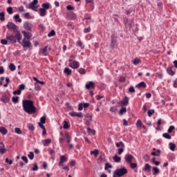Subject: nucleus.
I'll return each instance as SVG.
<instances>
[{
  "instance_id": "338daca9",
  "label": "nucleus",
  "mask_w": 177,
  "mask_h": 177,
  "mask_svg": "<svg viewBox=\"0 0 177 177\" xmlns=\"http://www.w3.org/2000/svg\"><path fill=\"white\" fill-rule=\"evenodd\" d=\"M120 82H125V77L122 76L119 78Z\"/></svg>"
},
{
  "instance_id": "49530a36",
  "label": "nucleus",
  "mask_w": 177,
  "mask_h": 177,
  "mask_svg": "<svg viewBox=\"0 0 177 177\" xmlns=\"http://www.w3.org/2000/svg\"><path fill=\"white\" fill-rule=\"evenodd\" d=\"M124 142L121 141L116 143V147H124Z\"/></svg>"
},
{
  "instance_id": "6e6d98bb",
  "label": "nucleus",
  "mask_w": 177,
  "mask_h": 177,
  "mask_svg": "<svg viewBox=\"0 0 177 177\" xmlns=\"http://www.w3.org/2000/svg\"><path fill=\"white\" fill-rule=\"evenodd\" d=\"M1 44H2V45H8V39H2L1 40Z\"/></svg>"
},
{
  "instance_id": "f257e3e1",
  "label": "nucleus",
  "mask_w": 177,
  "mask_h": 177,
  "mask_svg": "<svg viewBox=\"0 0 177 177\" xmlns=\"http://www.w3.org/2000/svg\"><path fill=\"white\" fill-rule=\"evenodd\" d=\"M23 109L27 114H34L37 111V108L34 106V102L32 100H24L22 102Z\"/></svg>"
},
{
  "instance_id": "a211bd4d",
  "label": "nucleus",
  "mask_w": 177,
  "mask_h": 177,
  "mask_svg": "<svg viewBox=\"0 0 177 177\" xmlns=\"http://www.w3.org/2000/svg\"><path fill=\"white\" fill-rule=\"evenodd\" d=\"M111 46L112 48L117 46V38H114V36L111 37Z\"/></svg>"
},
{
  "instance_id": "aec40b11",
  "label": "nucleus",
  "mask_w": 177,
  "mask_h": 177,
  "mask_svg": "<svg viewBox=\"0 0 177 177\" xmlns=\"http://www.w3.org/2000/svg\"><path fill=\"white\" fill-rule=\"evenodd\" d=\"M85 117H86V125H88L89 122H91V121H92V116H91V115H89V114H86L85 115Z\"/></svg>"
},
{
  "instance_id": "dca6fc26",
  "label": "nucleus",
  "mask_w": 177,
  "mask_h": 177,
  "mask_svg": "<svg viewBox=\"0 0 177 177\" xmlns=\"http://www.w3.org/2000/svg\"><path fill=\"white\" fill-rule=\"evenodd\" d=\"M22 34H24V39H27V40L31 39V35H30L31 33L27 32L23 30Z\"/></svg>"
},
{
  "instance_id": "9d476101",
  "label": "nucleus",
  "mask_w": 177,
  "mask_h": 177,
  "mask_svg": "<svg viewBox=\"0 0 177 177\" xmlns=\"http://www.w3.org/2000/svg\"><path fill=\"white\" fill-rule=\"evenodd\" d=\"M124 160L126 162H127V164H130L131 162H132V161H133V160H135V157H133V156L129 153L125 155Z\"/></svg>"
},
{
  "instance_id": "393cba45",
  "label": "nucleus",
  "mask_w": 177,
  "mask_h": 177,
  "mask_svg": "<svg viewBox=\"0 0 177 177\" xmlns=\"http://www.w3.org/2000/svg\"><path fill=\"white\" fill-rule=\"evenodd\" d=\"M68 17L70 20H75L77 19V15H75L74 13H70L68 15Z\"/></svg>"
},
{
  "instance_id": "7c9ffc66",
  "label": "nucleus",
  "mask_w": 177,
  "mask_h": 177,
  "mask_svg": "<svg viewBox=\"0 0 177 177\" xmlns=\"http://www.w3.org/2000/svg\"><path fill=\"white\" fill-rule=\"evenodd\" d=\"M152 169L153 171V175H158V174H160V169L156 167H153Z\"/></svg>"
},
{
  "instance_id": "bb28decb",
  "label": "nucleus",
  "mask_w": 177,
  "mask_h": 177,
  "mask_svg": "<svg viewBox=\"0 0 177 177\" xmlns=\"http://www.w3.org/2000/svg\"><path fill=\"white\" fill-rule=\"evenodd\" d=\"M14 19L15 21H18V23H21L22 21L21 19L20 18V15H19L18 14L14 16Z\"/></svg>"
},
{
  "instance_id": "5fc2aeb1",
  "label": "nucleus",
  "mask_w": 177,
  "mask_h": 177,
  "mask_svg": "<svg viewBox=\"0 0 177 177\" xmlns=\"http://www.w3.org/2000/svg\"><path fill=\"white\" fill-rule=\"evenodd\" d=\"M6 84H3L4 88H6V86H8V85L9 84V82H10V80L8 77H6Z\"/></svg>"
},
{
  "instance_id": "09e8293b",
  "label": "nucleus",
  "mask_w": 177,
  "mask_h": 177,
  "mask_svg": "<svg viewBox=\"0 0 177 177\" xmlns=\"http://www.w3.org/2000/svg\"><path fill=\"white\" fill-rule=\"evenodd\" d=\"M28 157L30 158V160H34V152L30 151L28 155Z\"/></svg>"
},
{
  "instance_id": "2eb2a0df",
  "label": "nucleus",
  "mask_w": 177,
  "mask_h": 177,
  "mask_svg": "<svg viewBox=\"0 0 177 177\" xmlns=\"http://www.w3.org/2000/svg\"><path fill=\"white\" fill-rule=\"evenodd\" d=\"M69 115H71V117H77L78 118H82V117H84L82 115V113H77V112L69 113Z\"/></svg>"
},
{
  "instance_id": "bf43d9fd",
  "label": "nucleus",
  "mask_w": 177,
  "mask_h": 177,
  "mask_svg": "<svg viewBox=\"0 0 177 177\" xmlns=\"http://www.w3.org/2000/svg\"><path fill=\"white\" fill-rule=\"evenodd\" d=\"M154 113V110L153 109H149L148 111V115L149 117H151V115H153V113Z\"/></svg>"
},
{
  "instance_id": "9b49d317",
  "label": "nucleus",
  "mask_w": 177,
  "mask_h": 177,
  "mask_svg": "<svg viewBox=\"0 0 177 177\" xmlns=\"http://www.w3.org/2000/svg\"><path fill=\"white\" fill-rule=\"evenodd\" d=\"M129 103V98H128V97H125L122 101H120L118 102V105L122 107L123 106H128Z\"/></svg>"
},
{
  "instance_id": "39448f33",
  "label": "nucleus",
  "mask_w": 177,
  "mask_h": 177,
  "mask_svg": "<svg viewBox=\"0 0 177 177\" xmlns=\"http://www.w3.org/2000/svg\"><path fill=\"white\" fill-rule=\"evenodd\" d=\"M38 0H33L32 2L29 3L28 9H31V10H34V12H38Z\"/></svg>"
},
{
  "instance_id": "423d86ee",
  "label": "nucleus",
  "mask_w": 177,
  "mask_h": 177,
  "mask_svg": "<svg viewBox=\"0 0 177 177\" xmlns=\"http://www.w3.org/2000/svg\"><path fill=\"white\" fill-rule=\"evenodd\" d=\"M19 44H21L24 49H28V48H30L32 45L31 41H30V40H27L26 39H23L22 41L20 40Z\"/></svg>"
},
{
  "instance_id": "3c124183",
  "label": "nucleus",
  "mask_w": 177,
  "mask_h": 177,
  "mask_svg": "<svg viewBox=\"0 0 177 177\" xmlns=\"http://www.w3.org/2000/svg\"><path fill=\"white\" fill-rule=\"evenodd\" d=\"M45 122H46V118L43 116L40 118V123L45 124Z\"/></svg>"
},
{
  "instance_id": "ddd939ff",
  "label": "nucleus",
  "mask_w": 177,
  "mask_h": 177,
  "mask_svg": "<svg viewBox=\"0 0 177 177\" xmlns=\"http://www.w3.org/2000/svg\"><path fill=\"white\" fill-rule=\"evenodd\" d=\"M95 88H96V83H95L94 82H88L86 84V89H95Z\"/></svg>"
},
{
  "instance_id": "8fccbe9b",
  "label": "nucleus",
  "mask_w": 177,
  "mask_h": 177,
  "mask_svg": "<svg viewBox=\"0 0 177 177\" xmlns=\"http://www.w3.org/2000/svg\"><path fill=\"white\" fill-rule=\"evenodd\" d=\"M15 133H17L18 135H21V129H20V128L16 127L15 129Z\"/></svg>"
},
{
  "instance_id": "f03ea898",
  "label": "nucleus",
  "mask_w": 177,
  "mask_h": 177,
  "mask_svg": "<svg viewBox=\"0 0 177 177\" xmlns=\"http://www.w3.org/2000/svg\"><path fill=\"white\" fill-rule=\"evenodd\" d=\"M7 28H8L9 30H12L13 32L16 34L18 42H20V41H21V33L20 32V31H19V27L16 26V24H13L12 22H9L7 25Z\"/></svg>"
},
{
  "instance_id": "c9c22d12",
  "label": "nucleus",
  "mask_w": 177,
  "mask_h": 177,
  "mask_svg": "<svg viewBox=\"0 0 177 177\" xmlns=\"http://www.w3.org/2000/svg\"><path fill=\"white\" fill-rule=\"evenodd\" d=\"M9 68L10 70V71H15V70H16V66H15L14 64H10L9 65Z\"/></svg>"
},
{
  "instance_id": "a878e982",
  "label": "nucleus",
  "mask_w": 177,
  "mask_h": 177,
  "mask_svg": "<svg viewBox=\"0 0 177 177\" xmlns=\"http://www.w3.org/2000/svg\"><path fill=\"white\" fill-rule=\"evenodd\" d=\"M5 151H6V149H5V145L1 142L0 143V153H1V154H3V153H5Z\"/></svg>"
},
{
  "instance_id": "7ed1b4c3",
  "label": "nucleus",
  "mask_w": 177,
  "mask_h": 177,
  "mask_svg": "<svg viewBox=\"0 0 177 177\" xmlns=\"http://www.w3.org/2000/svg\"><path fill=\"white\" fill-rule=\"evenodd\" d=\"M59 135L61 136L59 139V143H63L65 139H66L67 143H70V142H71V137L70 136V133H68V132H65L64 133L63 132H60Z\"/></svg>"
},
{
  "instance_id": "473e14b6",
  "label": "nucleus",
  "mask_w": 177,
  "mask_h": 177,
  "mask_svg": "<svg viewBox=\"0 0 177 177\" xmlns=\"http://www.w3.org/2000/svg\"><path fill=\"white\" fill-rule=\"evenodd\" d=\"M160 153L161 151H160V149H158L156 152H151V156H156V157H159Z\"/></svg>"
},
{
  "instance_id": "13d9d810",
  "label": "nucleus",
  "mask_w": 177,
  "mask_h": 177,
  "mask_svg": "<svg viewBox=\"0 0 177 177\" xmlns=\"http://www.w3.org/2000/svg\"><path fill=\"white\" fill-rule=\"evenodd\" d=\"M109 168H113V166L111 165H109V163H106L104 169L107 170V169H109Z\"/></svg>"
},
{
  "instance_id": "58836bf2",
  "label": "nucleus",
  "mask_w": 177,
  "mask_h": 177,
  "mask_svg": "<svg viewBox=\"0 0 177 177\" xmlns=\"http://www.w3.org/2000/svg\"><path fill=\"white\" fill-rule=\"evenodd\" d=\"M7 12L8 13V15H13V8L12 7L7 8Z\"/></svg>"
},
{
  "instance_id": "72a5a7b5",
  "label": "nucleus",
  "mask_w": 177,
  "mask_h": 177,
  "mask_svg": "<svg viewBox=\"0 0 177 177\" xmlns=\"http://www.w3.org/2000/svg\"><path fill=\"white\" fill-rule=\"evenodd\" d=\"M1 102H3V103H8V102H9V97L3 96L1 97Z\"/></svg>"
},
{
  "instance_id": "c03bdc74",
  "label": "nucleus",
  "mask_w": 177,
  "mask_h": 177,
  "mask_svg": "<svg viewBox=\"0 0 177 177\" xmlns=\"http://www.w3.org/2000/svg\"><path fill=\"white\" fill-rule=\"evenodd\" d=\"M63 128L64 129H68V128H70V126H68V123L67 122V121L64 120V126Z\"/></svg>"
},
{
  "instance_id": "de8ad7c7",
  "label": "nucleus",
  "mask_w": 177,
  "mask_h": 177,
  "mask_svg": "<svg viewBox=\"0 0 177 177\" xmlns=\"http://www.w3.org/2000/svg\"><path fill=\"white\" fill-rule=\"evenodd\" d=\"M139 63H140V59L136 58L133 61V64L135 66H138V64H139Z\"/></svg>"
},
{
  "instance_id": "a18cd8bd",
  "label": "nucleus",
  "mask_w": 177,
  "mask_h": 177,
  "mask_svg": "<svg viewBox=\"0 0 177 177\" xmlns=\"http://www.w3.org/2000/svg\"><path fill=\"white\" fill-rule=\"evenodd\" d=\"M125 113H127V108L126 107H122L120 110V114L122 115Z\"/></svg>"
},
{
  "instance_id": "774afa93",
  "label": "nucleus",
  "mask_w": 177,
  "mask_h": 177,
  "mask_svg": "<svg viewBox=\"0 0 177 177\" xmlns=\"http://www.w3.org/2000/svg\"><path fill=\"white\" fill-rule=\"evenodd\" d=\"M174 88H177V79L174 81Z\"/></svg>"
},
{
  "instance_id": "69168bd1",
  "label": "nucleus",
  "mask_w": 177,
  "mask_h": 177,
  "mask_svg": "<svg viewBox=\"0 0 177 177\" xmlns=\"http://www.w3.org/2000/svg\"><path fill=\"white\" fill-rule=\"evenodd\" d=\"M17 10H19V12H24V6H21L17 8Z\"/></svg>"
},
{
  "instance_id": "2f4dec72",
  "label": "nucleus",
  "mask_w": 177,
  "mask_h": 177,
  "mask_svg": "<svg viewBox=\"0 0 177 177\" xmlns=\"http://www.w3.org/2000/svg\"><path fill=\"white\" fill-rule=\"evenodd\" d=\"M151 166L148 163L145 164L144 167V171H151Z\"/></svg>"
},
{
  "instance_id": "680f3d73",
  "label": "nucleus",
  "mask_w": 177,
  "mask_h": 177,
  "mask_svg": "<svg viewBox=\"0 0 177 177\" xmlns=\"http://www.w3.org/2000/svg\"><path fill=\"white\" fill-rule=\"evenodd\" d=\"M32 171H38V165H37V163L34 164V167L32 168Z\"/></svg>"
},
{
  "instance_id": "37998d69",
  "label": "nucleus",
  "mask_w": 177,
  "mask_h": 177,
  "mask_svg": "<svg viewBox=\"0 0 177 177\" xmlns=\"http://www.w3.org/2000/svg\"><path fill=\"white\" fill-rule=\"evenodd\" d=\"M1 21H5V12H0Z\"/></svg>"
},
{
  "instance_id": "412c9836",
  "label": "nucleus",
  "mask_w": 177,
  "mask_h": 177,
  "mask_svg": "<svg viewBox=\"0 0 177 177\" xmlns=\"http://www.w3.org/2000/svg\"><path fill=\"white\" fill-rule=\"evenodd\" d=\"M39 15L41 16V17H45V16H46V10H44L43 8H39Z\"/></svg>"
},
{
  "instance_id": "b1692460",
  "label": "nucleus",
  "mask_w": 177,
  "mask_h": 177,
  "mask_svg": "<svg viewBox=\"0 0 177 177\" xmlns=\"http://www.w3.org/2000/svg\"><path fill=\"white\" fill-rule=\"evenodd\" d=\"M0 133H2V135H6V133H8V129L3 127H0Z\"/></svg>"
},
{
  "instance_id": "0eeeda50",
  "label": "nucleus",
  "mask_w": 177,
  "mask_h": 177,
  "mask_svg": "<svg viewBox=\"0 0 177 177\" xmlns=\"http://www.w3.org/2000/svg\"><path fill=\"white\" fill-rule=\"evenodd\" d=\"M6 39L7 41H9L11 44H16L17 42V36L13 35H6Z\"/></svg>"
},
{
  "instance_id": "f3484780",
  "label": "nucleus",
  "mask_w": 177,
  "mask_h": 177,
  "mask_svg": "<svg viewBox=\"0 0 177 177\" xmlns=\"http://www.w3.org/2000/svg\"><path fill=\"white\" fill-rule=\"evenodd\" d=\"M174 66L171 67H167V72L169 74V75H174L175 74V71L173 70Z\"/></svg>"
},
{
  "instance_id": "cd10ccee",
  "label": "nucleus",
  "mask_w": 177,
  "mask_h": 177,
  "mask_svg": "<svg viewBox=\"0 0 177 177\" xmlns=\"http://www.w3.org/2000/svg\"><path fill=\"white\" fill-rule=\"evenodd\" d=\"M113 161H115V162H120L121 161V157L118 155H115L113 156Z\"/></svg>"
},
{
  "instance_id": "e2e57ef3",
  "label": "nucleus",
  "mask_w": 177,
  "mask_h": 177,
  "mask_svg": "<svg viewBox=\"0 0 177 177\" xmlns=\"http://www.w3.org/2000/svg\"><path fill=\"white\" fill-rule=\"evenodd\" d=\"M13 95H21V90H17L15 91H13Z\"/></svg>"
},
{
  "instance_id": "4be33fe9",
  "label": "nucleus",
  "mask_w": 177,
  "mask_h": 177,
  "mask_svg": "<svg viewBox=\"0 0 177 177\" xmlns=\"http://www.w3.org/2000/svg\"><path fill=\"white\" fill-rule=\"evenodd\" d=\"M147 85L145 82H141L138 84L136 86V88H146Z\"/></svg>"
},
{
  "instance_id": "ea45409f",
  "label": "nucleus",
  "mask_w": 177,
  "mask_h": 177,
  "mask_svg": "<svg viewBox=\"0 0 177 177\" xmlns=\"http://www.w3.org/2000/svg\"><path fill=\"white\" fill-rule=\"evenodd\" d=\"M56 35V32H55L54 30H51L48 34V37H55Z\"/></svg>"
},
{
  "instance_id": "864d4df0",
  "label": "nucleus",
  "mask_w": 177,
  "mask_h": 177,
  "mask_svg": "<svg viewBox=\"0 0 177 177\" xmlns=\"http://www.w3.org/2000/svg\"><path fill=\"white\" fill-rule=\"evenodd\" d=\"M174 129H175V127L170 126L167 130L168 133H171V132H172V131H174Z\"/></svg>"
},
{
  "instance_id": "4468645a",
  "label": "nucleus",
  "mask_w": 177,
  "mask_h": 177,
  "mask_svg": "<svg viewBox=\"0 0 177 177\" xmlns=\"http://www.w3.org/2000/svg\"><path fill=\"white\" fill-rule=\"evenodd\" d=\"M66 161H67V157H66V156H64V155L61 156L58 165L59 167L63 165V163L66 162Z\"/></svg>"
},
{
  "instance_id": "79ce46f5",
  "label": "nucleus",
  "mask_w": 177,
  "mask_h": 177,
  "mask_svg": "<svg viewBox=\"0 0 177 177\" xmlns=\"http://www.w3.org/2000/svg\"><path fill=\"white\" fill-rule=\"evenodd\" d=\"M79 73H80V74L84 75V74H86V71H85V68H80L79 69Z\"/></svg>"
},
{
  "instance_id": "5701e85b",
  "label": "nucleus",
  "mask_w": 177,
  "mask_h": 177,
  "mask_svg": "<svg viewBox=\"0 0 177 177\" xmlns=\"http://www.w3.org/2000/svg\"><path fill=\"white\" fill-rule=\"evenodd\" d=\"M64 74H66V75H71L73 71L69 68H65L64 70Z\"/></svg>"
},
{
  "instance_id": "c756f323",
  "label": "nucleus",
  "mask_w": 177,
  "mask_h": 177,
  "mask_svg": "<svg viewBox=\"0 0 177 177\" xmlns=\"http://www.w3.org/2000/svg\"><path fill=\"white\" fill-rule=\"evenodd\" d=\"M52 142V140L50 139H46L44 140V146L46 147V146H49V145H50V143Z\"/></svg>"
},
{
  "instance_id": "a19ab883",
  "label": "nucleus",
  "mask_w": 177,
  "mask_h": 177,
  "mask_svg": "<svg viewBox=\"0 0 177 177\" xmlns=\"http://www.w3.org/2000/svg\"><path fill=\"white\" fill-rule=\"evenodd\" d=\"M129 164H130V168H131L132 169H135V168H138V164L133 163L132 162Z\"/></svg>"
},
{
  "instance_id": "6ab92c4d",
  "label": "nucleus",
  "mask_w": 177,
  "mask_h": 177,
  "mask_svg": "<svg viewBox=\"0 0 177 177\" xmlns=\"http://www.w3.org/2000/svg\"><path fill=\"white\" fill-rule=\"evenodd\" d=\"M41 9H44V10H48V9L50 8V3H43L41 5Z\"/></svg>"
},
{
  "instance_id": "4c0bfd02",
  "label": "nucleus",
  "mask_w": 177,
  "mask_h": 177,
  "mask_svg": "<svg viewBox=\"0 0 177 177\" xmlns=\"http://www.w3.org/2000/svg\"><path fill=\"white\" fill-rule=\"evenodd\" d=\"M91 155H93L95 156V157H97V155L99 154V151L97 149H95L94 151H91Z\"/></svg>"
},
{
  "instance_id": "603ef678",
  "label": "nucleus",
  "mask_w": 177,
  "mask_h": 177,
  "mask_svg": "<svg viewBox=\"0 0 177 177\" xmlns=\"http://www.w3.org/2000/svg\"><path fill=\"white\" fill-rule=\"evenodd\" d=\"M88 6H89V9L90 10H93V8H95V5H94V3H90L88 4Z\"/></svg>"
},
{
  "instance_id": "c85d7f7f",
  "label": "nucleus",
  "mask_w": 177,
  "mask_h": 177,
  "mask_svg": "<svg viewBox=\"0 0 177 177\" xmlns=\"http://www.w3.org/2000/svg\"><path fill=\"white\" fill-rule=\"evenodd\" d=\"M169 149H170V150H171V151H175V149L176 147V145H175V144L170 142L169 144Z\"/></svg>"
},
{
  "instance_id": "1a4fd4ad",
  "label": "nucleus",
  "mask_w": 177,
  "mask_h": 177,
  "mask_svg": "<svg viewBox=\"0 0 177 177\" xmlns=\"http://www.w3.org/2000/svg\"><path fill=\"white\" fill-rule=\"evenodd\" d=\"M39 55H42L43 56H48L49 51H48V46H45L44 48L40 49L39 52Z\"/></svg>"
},
{
  "instance_id": "4d7b16f0",
  "label": "nucleus",
  "mask_w": 177,
  "mask_h": 177,
  "mask_svg": "<svg viewBox=\"0 0 177 177\" xmlns=\"http://www.w3.org/2000/svg\"><path fill=\"white\" fill-rule=\"evenodd\" d=\"M28 127L30 131H34L35 129L34 125L32 124H29Z\"/></svg>"
},
{
  "instance_id": "e433bc0d",
  "label": "nucleus",
  "mask_w": 177,
  "mask_h": 177,
  "mask_svg": "<svg viewBox=\"0 0 177 177\" xmlns=\"http://www.w3.org/2000/svg\"><path fill=\"white\" fill-rule=\"evenodd\" d=\"M163 138H165V139H172V138L171 137V136L169 134H168V133H165L162 134Z\"/></svg>"
},
{
  "instance_id": "6e6552de",
  "label": "nucleus",
  "mask_w": 177,
  "mask_h": 177,
  "mask_svg": "<svg viewBox=\"0 0 177 177\" xmlns=\"http://www.w3.org/2000/svg\"><path fill=\"white\" fill-rule=\"evenodd\" d=\"M71 68H73V70H77V68H80V62L78 61H73L70 62L68 64Z\"/></svg>"
},
{
  "instance_id": "f704fd0d",
  "label": "nucleus",
  "mask_w": 177,
  "mask_h": 177,
  "mask_svg": "<svg viewBox=\"0 0 177 177\" xmlns=\"http://www.w3.org/2000/svg\"><path fill=\"white\" fill-rule=\"evenodd\" d=\"M142 125H143V123H142V120H138L137 121V122H136V127H137V128H142Z\"/></svg>"
},
{
  "instance_id": "0e129e2a",
  "label": "nucleus",
  "mask_w": 177,
  "mask_h": 177,
  "mask_svg": "<svg viewBox=\"0 0 177 177\" xmlns=\"http://www.w3.org/2000/svg\"><path fill=\"white\" fill-rule=\"evenodd\" d=\"M21 159L23 160V161H24V162H26V164L28 162V158H27V156H22Z\"/></svg>"
},
{
  "instance_id": "052dcab7",
  "label": "nucleus",
  "mask_w": 177,
  "mask_h": 177,
  "mask_svg": "<svg viewBox=\"0 0 177 177\" xmlns=\"http://www.w3.org/2000/svg\"><path fill=\"white\" fill-rule=\"evenodd\" d=\"M12 100L14 103H17L19 102V97H12Z\"/></svg>"
},
{
  "instance_id": "20e7f679",
  "label": "nucleus",
  "mask_w": 177,
  "mask_h": 177,
  "mask_svg": "<svg viewBox=\"0 0 177 177\" xmlns=\"http://www.w3.org/2000/svg\"><path fill=\"white\" fill-rule=\"evenodd\" d=\"M128 174V170L127 168L123 167L122 169H118L113 172V177H121L124 176V175Z\"/></svg>"
},
{
  "instance_id": "f8f14e48",
  "label": "nucleus",
  "mask_w": 177,
  "mask_h": 177,
  "mask_svg": "<svg viewBox=\"0 0 177 177\" xmlns=\"http://www.w3.org/2000/svg\"><path fill=\"white\" fill-rule=\"evenodd\" d=\"M24 28H25V30H26L27 31H32V24L28 22V21H26L24 24Z\"/></svg>"
}]
</instances>
